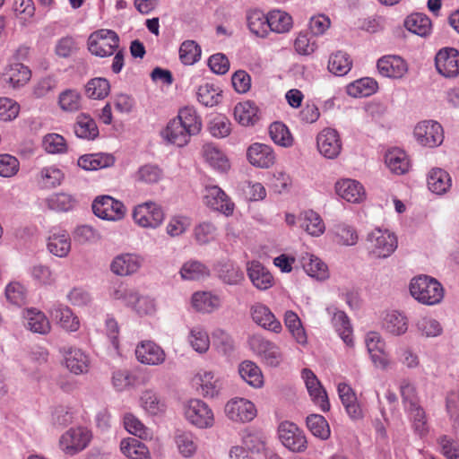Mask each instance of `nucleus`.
I'll use <instances>...</instances> for the list:
<instances>
[{"label": "nucleus", "mask_w": 459, "mask_h": 459, "mask_svg": "<svg viewBox=\"0 0 459 459\" xmlns=\"http://www.w3.org/2000/svg\"><path fill=\"white\" fill-rule=\"evenodd\" d=\"M203 155L206 162L221 172L230 169V162L225 154L212 144H205L203 148Z\"/></svg>", "instance_id": "40"}, {"label": "nucleus", "mask_w": 459, "mask_h": 459, "mask_svg": "<svg viewBox=\"0 0 459 459\" xmlns=\"http://www.w3.org/2000/svg\"><path fill=\"white\" fill-rule=\"evenodd\" d=\"M198 101L205 107H214L221 101V91L212 83L200 85L197 92Z\"/></svg>", "instance_id": "50"}, {"label": "nucleus", "mask_w": 459, "mask_h": 459, "mask_svg": "<svg viewBox=\"0 0 459 459\" xmlns=\"http://www.w3.org/2000/svg\"><path fill=\"white\" fill-rule=\"evenodd\" d=\"M302 378L305 381L306 387L314 403L317 404L323 411H329L330 403L327 394L313 371L308 368H304L302 370Z\"/></svg>", "instance_id": "18"}, {"label": "nucleus", "mask_w": 459, "mask_h": 459, "mask_svg": "<svg viewBox=\"0 0 459 459\" xmlns=\"http://www.w3.org/2000/svg\"><path fill=\"white\" fill-rule=\"evenodd\" d=\"M284 324L289 329L292 337L300 345H306L307 337L302 323L296 313L293 311H286L284 315Z\"/></svg>", "instance_id": "48"}, {"label": "nucleus", "mask_w": 459, "mask_h": 459, "mask_svg": "<svg viewBox=\"0 0 459 459\" xmlns=\"http://www.w3.org/2000/svg\"><path fill=\"white\" fill-rule=\"evenodd\" d=\"M200 385L204 396L214 397L221 388L219 378L212 371H203L198 374Z\"/></svg>", "instance_id": "59"}, {"label": "nucleus", "mask_w": 459, "mask_h": 459, "mask_svg": "<svg viewBox=\"0 0 459 459\" xmlns=\"http://www.w3.org/2000/svg\"><path fill=\"white\" fill-rule=\"evenodd\" d=\"M365 343L371 360L377 368L385 369L389 364L388 357L385 351V342L377 332H369L365 337Z\"/></svg>", "instance_id": "17"}, {"label": "nucleus", "mask_w": 459, "mask_h": 459, "mask_svg": "<svg viewBox=\"0 0 459 459\" xmlns=\"http://www.w3.org/2000/svg\"><path fill=\"white\" fill-rule=\"evenodd\" d=\"M247 20L249 30L257 37L264 38L270 31L268 14L265 15L262 11H250L247 13Z\"/></svg>", "instance_id": "42"}, {"label": "nucleus", "mask_w": 459, "mask_h": 459, "mask_svg": "<svg viewBox=\"0 0 459 459\" xmlns=\"http://www.w3.org/2000/svg\"><path fill=\"white\" fill-rule=\"evenodd\" d=\"M186 420L198 429H208L214 423V415L207 403L200 399H191L184 405Z\"/></svg>", "instance_id": "5"}, {"label": "nucleus", "mask_w": 459, "mask_h": 459, "mask_svg": "<svg viewBox=\"0 0 459 459\" xmlns=\"http://www.w3.org/2000/svg\"><path fill=\"white\" fill-rule=\"evenodd\" d=\"M209 273V269L199 261H188L180 269L181 277L188 281L200 280L208 276Z\"/></svg>", "instance_id": "54"}, {"label": "nucleus", "mask_w": 459, "mask_h": 459, "mask_svg": "<svg viewBox=\"0 0 459 459\" xmlns=\"http://www.w3.org/2000/svg\"><path fill=\"white\" fill-rule=\"evenodd\" d=\"M226 416L235 422H249L256 416L255 404L245 398H233L225 405Z\"/></svg>", "instance_id": "11"}, {"label": "nucleus", "mask_w": 459, "mask_h": 459, "mask_svg": "<svg viewBox=\"0 0 459 459\" xmlns=\"http://www.w3.org/2000/svg\"><path fill=\"white\" fill-rule=\"evenodd\" d=\"M205 204L226 216L231 215L234 204L226 193L218 186H207L204 195Z\"/></svg>", "instance_id": "15"}, {"label": "nucleus", "mask_w": 459, "mask_h": 459, "mask_svg": "<svg viewBox=\"0 0 459 459\" xmlns=\"http://www.w3.org/2000/svg\"><path fill=\"white\" fill-rule=\"evenodd\" d=\"M258 108L252 101L240 102L234 108L235 119L242 126L254 125L257 119Z\"/></svg>", "instance_id": "45"}, {"label": "nucleus", "mask_w": 459, "mask_h": 459, "mask_svg": "<svg viewBox=\"0 0 459 459\" xmlns=\"http://www.w3.org/2000/svg\"><path fill=\"white\" fill-rule=\"evenodd\" d=\"M188 341L193 349L199 353L206 352L210 347L209 336L201 326H195L190 330Z\"/></svg>", "instance_id": "61"}, {"label": "nucleus", "mask_w": 459, "mask_h": 459, "mask_svg": "<svg viewBox=\"0 0 459 459\" xmlns=\"http://www.w3.org/2000/svg\"><path fill=\"white\" fill-rule=\"evenodd\" d=\"M427 185L433 194L442 195L451 188L452 178L446 170L441 168H433L428 173Z\"/></svg>", "instance_id": "27"}, {"label": "nucleus", "mask_w": 459, "mask_h": 459, "mask_svg": "<svg viewBox=\"0 0 459 459\" xmlns=\"http://www.w3.org/2000/svg\"><path fill=\"white\" fill-rule=\"evenodd\" d=\"M114 162L115 159L111 154L99 152L82 155L77 164L84 170L92 171L110 167Z\"/></svg>", "instance_id": "33"}, {"label": "nucleus", "mask_w": 459, "mask_h": 459, "mask_svg": "<svg viewBox=\"0 0 459 459\" xmlns=\"http://www.w3.org/2000/svg\"><path fill=\"white\" fill-rule=\"evenodd\" d=\"M382 328L394 336H401L408 330V318L396 310L387 312L382 320Z\"/></svg>", "instance_id": "30"}, {"label": "nucleus", "mask_w": 459, "mask_h": 459, "mask_svg": "<svg viewBox=\"0 0 459 459\" xmlns=\"http://www.w3.org/2000/svg\"><path fill=\"white\" fill-rule=\"evenodd\" d=\"M48 312L54 321L67 332H76L80 327V321L73 311L61 303L53 304Z\"/></svg>", "instance_id": "23"}, {"label": "nucleus", "mask_w": 459, "mask_h": 459, "mask_svg": "<svg viewBox=\"0 0 459 459\" xmlns=\"http://www.w3.org/2000/svg\"><path fill=\"white\" fill-rule=\"evenodd\" d=\"M251 316L255 323L264 329L274 333H280L281 330L280 321L275 318L274 315L265 305L261 303L253 305L251 307Z\"/></svg>", "instance_id": "26"}, {"label": "nucleus", "mask_w": 459, "mask_h": 459, "mask_svg": "<svg viewBox=\"0 0 459 459\" xmlns=\"http://www.w3.org/2000/svg\"><path fill=\"white\" fill-rule=\"evenodd\" d=\"M405 28L419 36H427L431 30V22L429 17L423 13H412L404 21Z\"/></svg>", "instance_id": "47"}, {"label": "nucleus", "mask_w": 459, "mask_h": 459, "mask_svg": "<svg viewBox=\"0 0 459 459\" xmlns=\"http://www.w3.org/2000/svg\"><path fill=\"white\" fill-rule=\"evenodd\" d=\"M91 439V433L83 427L71 428L59 440L61 449L67 455H75L85 449Z\"/></svg>", "instance_id": "9"}, {"label": "nucleus", "mask_w": 459, "mask_h": 459, "mask_svg": "<svg viewBox=\"0 0 459 459\" xmlns=\"http://www.w3.org/2000/svg\"><path fill=\"white\" fill-rule=\"evenodd\" d=\"M377 87L378 85L376 80L370 77H364L348 84L346 92L353 98H363L375 93Z\"/></svg>", "instance_id": "37"}, {"label": "nucleus", "mask_w": 459, "mask_h": 459, "mask_svg": "<svg viewBox=\"0 0 459 459\" xmlns=\"http://www.w3.org/2000/svg\"><path fill=\"white\" fill-rule=\"evenodd\" d=\"M64 178L65 173L55 165L42 168L37 176L38 183L48 189L60 186Z\"/></svg>", "instance_id": "38"}, {"label": "nucleus", "mask_w": 459, "mask_h": 459, "mask_svg": "<svg viewBox=\"0 0 459 459\" xmlns=\"http://www.w3.org/2000/svg\"><path fill=\"white\" fill-rule=\"evenodd\" d=\"M25 327L35 333L47 334L51 325L47 316L37 308H29L23 313Z\"/></svg>", "instance_id": "29"}, {"label": "nucleus", "mask_w": 459, "mask_h": 459, "mask_svg": "<svg viewBox=\"0 0 459 459\" xmlns=\"http://www.w3.org/2000/svg\"><path fill=\"white\" fill-rule=\"evenodd\" d=\"M413 325L417 333L426 338L437 337L443 333L440 323L431 316H420L414 321Z\"/></svg>", "instance_id": "46"}, {"label": "nucleus", "mask_w": 459, "mask_h": 459, "mask_svg": "<svg viewBox=\"0 0 459 459\" xmlns=\"http://www.w3.org/2000/svg\"><path fill=\"white\" fill-rule=\"evenodd\" d=\"M413 134L417 142L424 147H437L444 141L443 127L434 120H425L418 123Z\"/></svg>", "instance_id": "8"}, {"label": "nucleus", "mask_w": 459, "mask_h": 459, "mask_svg": "<svg viewBox=\"0 0 459 459\" xmlns=\"http://www.w3.org/2000/svg\"><path fill=\"white\" fill-rule=\"evenodd\" d=\"M47 247L49 253L57 257L67 256L71 250V238L68 231L61 228L51 229Z\"/></svg>", "instance_id": "22"}, {"label": "nucleus", "mask_w": 459, "mask_h": 459, "mask_svg": "<svg viewBox=\"0 0 459 459\" xmlns=\"http://www.w3.org/2000/svg\"><path fill=\"white\" fill-rule=\"evenodd\" d=\"M278 437L281 444L293 453H302L307 449L306 436L303 430L293 422H281L278 428Z\"/></svg>", "instance_id": "7"}, {"label": "nucleus", "mask_w": 459, "mask_h": 459, "mask_svg": "<svg viewBox=\"0 0 459 459\" xmlns=\"http://www.w3.org/2000/svg\"><path fill=\"white\" fill-rule=\"evenodd\" d=\"M304 271L312 278L323 281L328 278L327 265L317 256L307 253L301 257Z\"/></svg>", "instance_id": "35"}, {"label": "nucleus", "mask_w": 459, "mask_h": 459, "mask_svg": "<svg viewBox=\"0 0 459 459\" xmlns=\"http://www.w3.org/2000/svg\"><path fill=\"white\" fill-rule=\"evenodd\" d=\"M42 147L49 154H64L67 152L66 140L59 134H47L42 139Z\"/></svg>", "instance_id": "53"}, {"label": "nucleus", "mask_w": 459, "mask_h": 459, "mask_svg": "<svg viewBox=\"0 0 459 459\" xmlns=\"http://www.w3.org/2000/svg\"><path fill=\"white\" fill-rule=\"evenodd\" d=\"M385 163L389 169L396 175H403L410 169V160L407 154L400 149L389 151L385 154Z\"/></svg>", "instance_id": "39"}, {"label": "nucleus", "mask_w": 459, "mask_h": 459, "mask_svg": "<svg viewBox=\"0 0 459 459\" xmlns=\"http://www.w3.org/2000/svg\"><path fill=\"white\" fill-rule=\"evenodd\" d=\"M216 275L224 283L229 285L239 284L244 280V273L240 268L229 259L217 261L213 268Z\"/></svg>", "instance_id": "25"}, {"label": "nucleus", "mask_w": 459, "mask_h": 459, "mask_svg": "<svg viewBox=\"0 0 459 459\" xmlns=\"http://www.w3.org/2000/svg\"><path fill=\"white\" fill-rule=\"evenodd\" d=\"M410 293L420 303L433 306L440 303L444 298L441 283L433 277L419 275L410 282Z\"/></svg>", "instance_id": "2"}, {"label": "nucleus", "mask_w": 459, "mask_h": 459, "mask_svg": "<svg viewBox=\"0 0 459 459\" xmlns=\"http://www.w3.org/2000/svg\"><path fill=\"white\" fill-rule=\"evenodd\" d=\"M133 218L141 227L155 229L162 223L164 212L158 204L150 201L138 204L134 210Z\"/></svg>", "instance_id": "10"}, {"label": "nucleus", "mask_w": 459, "mask_h": 459, "mask_svg": "<svg viewBox=\"0 0 459 459\" xmlns=\"http://www.w3.org/2000/svg\"><path fill=\"white\" fill-rule=\"evenodd\" d=\"M60 352L65 358L66 368L73 373L83 374L88 371L90 359L88 355L81 349L72 346H64Z\"/></svg>", "instance_id": "21"}, {"label": "nucleus", "mask_w": 459, "mask_h": 459, "mask_svg": "<svg viewBox=\"0 0 459 459\" xmlns=\"http://www.w3.org/2000/svg\"><path fill=\"white\" fill-rule=\"evenodd\" d=\"M163 177L162 170L154 164H145L139 168L135 178L145 184L158 183Z\"/></svg>", "instance_id": "64"}, {"label": "nucleus", "mask_w": 459, "mask_h": 459, "mask_svg": "<svg viewBox=\"0 0 459 459\" xmlns=\"http://www.w3.org/2000/svg\"><path fill=\"white\" fill-rule=\"evenodd\" d=\"M367 249L377 258H386L397 248V238L389 230L376 229L367 237Z\"/></svg>", "instance_id": "4"}, {"label": "nucleus", "mask_w": 459, "mask_h": 459, "mask_svg": "<svg viewBox=\"0 0 459 459\" xmlns=\"http://www.w3.org/2000/svg\"><path fill=\"white\" fill-rule=\"evenodd\" d=\"M120 450L130 459H149V450L147 446L135 437L122 439Z\"/></svg>", "instance_id": "41"}, {"label": "nucleus", "mask_w": 459, "mask_h": 459, "mask_svg": "<svg viewBox=\"0 0 459 459\" xmlns=\"http://www.w3.org/2000/svg\"><path fill=\"white\" fill-rule=\"evenodd\" d=\"M333 232L339 244L354 246L358 242L359 238L356 230L346 223L336 224Z\"/></svg>", "instance_id": "63"}, {"label": "nucleus", "mask_w": 459, "mask_h": 459, "mask_svg": "<svg viewBox=\"0 0 459 459\" xmlns=\"http://www.w3.org/2000/svg\"><path fill=\"white\" fill-rule=\"evenodd\" d=\"M221 304V298L209 291L195 292L192 296V305L200 312L211 313L218 309Z\"/></svg>", "instance_id": "36"}, {"label": "nucleus", "mask_w": 459, "mask_h": 459, "mask_svg": "<svg viewBox=\"0 0 459 459\" xmlns=\"http://www.w3.org/2000/svg\"><path fill=\"white\" fill-rule=\"evenodd\" d=\"M333 324L340 337L347 345L352 344L351 327L350 320L342 311H337L333 316Z\"/></svg>", "instance_id": "60"}, {"label": "nucleus", "mask_w": 459, "mask_h": 459, "mask_svg": "<svg viewBox=\"0 0 459 459\" xmlns=\"http://www.w3.org/2000/svg\"><path fill=\"white\" fill-rule=\"evenodd\" d=\"M201 129L202 119L196 110L193 107H184L179 109L176 117L169 121L161 132V136L168 143L183 147Z\"/></svg>", "instance_id": "1"}, {"label": "nucleus", "mask_w": 459, "mask_h": 459, "mask_svg": "<svg viewBox=\"0 0 459 459\" xmlns=\"http://www.w3.org/2000/svg\"><path fill=\"white\" fill-rule=\"evenodd\" d=\"M93 213L101 220L117 221L126 214L124 204L110 195L97 196L91 204Z\"/></svg>", "instance_id": "6"}, {"label": "nucleus", "mask_w": 459, "mask_h": 459, "mask_svg": "<svg viewBox=\"0 0 459 459\" xmlns=\"http://www.w3.org/2000/svg\"><path fill=\"white\" fill-rule=\"evenodd\" d=\"M110 90L109 82L105 78H93L85 85V92L89 98L102 100L108 96Z\"/></svg>", "instance_id": "58"}, {"label": "nucleus", "mask_w": 459, "mask_h": 459, "mask_svg": "<svg viewBox=\"0 0 459 459\" xmlns=\"http://www.w3.org/2000/svg\"><path fill=\"white\" fill-rule=\"evenodd\" d=\"M201 48L195 40H186L179 48V59L186 65H192L201 57Z\"/></svg>", "instance_id": "56"}, {"label": "nucleus", "mask_w": 459, "mask_h": 459, "mask_svg": "<svg viewBox=\"0 0 459 459\" xmlns=\"http://www.w3.org/2000/svg\"><path fill=\"white\" fill-rule=\"evenodd\" d=\"M268 22L270 31L284 33L290 30L292 18L285 12L273 10L268 13Z\"/></svg>", "instance_id": "52"}, {"label": "nucleus", "mask_w": 459, "mask_h": 459, "mask_svg": "<svg viewBox=\"0 0 459 459\" xmlns=\"http://www.w3.org/2000/svg\"><path fill=\"white\" fill-rule=\"evenodd\" d=\"M352 62L350 56L342 51L333 53L328 60V70L337 76L345 75L351 68Z\"/></svg>", "instance_id": "49"}, {"label": "nucleus", "mask_w": 459, "mask_h": 459, "mask_svg": "<svg viewBox=\"0 0 459 459\" xmlns=\"http://www.w3.org/2000/svg\"><path fill=\"white\" fill-rule=\"evenodd\" d=\"M251 346L268 366L277 367L282 360L279 347L263 337L255 336Z\"/></svg>", "instance_id": "19"}, {"label": "nucleus", "mask_w": 459, "mask_h": 459, "mask_svg": "<svg viewBox=\"0 0 459 459\" xmlns=\"http://www.w3.org/2000/svg\"><path fill=\"white\" fill-rule=\"evenodd\" d=\"M74 130L75 135L82 139L94 140L99 135V128L95 120L84 113L77 116Z\"/></svg>", "instance_id": "34"}, {"label": "nucleus", "mask_w": 459, "mask_h": 459, "mask_svg": "<svg viewBox=\"0 0 459 459\" xmlns=\"http://www.w3.org/2000/svg\"><path fill=\"white\" fill-rule=\"evenodd\" d=\"M307 426L310 432L323 440L330 437V428L326 420L319 414H311L307 417Z\"/></svg>", "instance_id": "57"}, {"label": "nucleus", "mask_w": 459, "mask_h": 459, "mask_svg": "<svg viewBox=\"0 0 459 459\" xmlns=\"http://www.w3.org/2000/svg\"><path fill=\"white\" fill-rule=\"evenodd\" d=\"M247 274L254 286L259 290H264L273 286V275L260 262L248 264Z\"/></svg>", "instance_id": "31"}, {"label": "nucleus", "mask_w": 459, "mask_h": 459, "mask_svg": "<svg viewBox=\"0 0 459 459\" xmlns=\"http://www.w3.org/2000/svg\"><path fill=\"white\" fill-rule=\"evenodd\" d=\"M238 373L241 378L253 387H261L263 375L259 367L251 360H245L238 366Z\"/></svg>", "instance_id": "44"}, {"label": "nucleus", "mask_w": 459, "mask_h": 459, "mask_svg": "<svg viewBox=\"0 0 459 459\" xmlns=\"http://www.w3.org/2000/svg\"><path fill=\"white\" fill-rule=\"evenodd\" d=\"M298 221L299 223V227L313 237H319L325 230V226L322 218L313 210H307L301 212L298 218Z\"/></svg>", "instance_id": "32"}, {"label": "nucleus", "mask_w": 459, "mask_h": 459, "mask_svg": "<svg viewBox=\"0 0 459 459\" xmlns=\"http://www.w3.org/2000/svg\"><path fill=\"white\" fill-rule=\"evenodd\" d=\"M30 69L22 64L16 63L8 68L4 74V79L13 88L24 85L30 79Z\"/></svg>", "instance_id": "43"}, {"label": "nucleus", "mask_w": 459, "mask_h": 459, "mask_svg": "<svg viewBox=\"0 0 459 459\" xmlns=\"http://www.w3.org/2000/svg\"><path fill=\"white\" fill-rule=\"evenodd\" d=\"M377 67L379 74L387 78L399 79L407 72L406 62L399 56H384L377 60Z\"/></svg>", "instance_id": "20"}, {"label": "nucleus", "mask_w": 459, "mask_h": 459, "mask_svg": "<svg viewBox=\"0 0 459 459\" xmlns=\"http://www.w3.org/2000/svg\"><path fill=\"white\" fill-rule=\"evenodd\" d=\"M175 442L179 453L189 457L196 451V443L194 435L189 431L177 430L175 433Z\"/></svg>", "instance_id": "55"}, {"label": "nucleus", "mask_w": 459, "mask_h": 459, "mask_svg": "<svg viewBox=\"0 0 459 459\" xmlns=\"http://www.w3.org/2000/svg\"><path fill=\"white\" fill-rule=\"evenodd\" d=\"M319 152L327 159L336 158L342 151L339 133L333 128H325L316 136Z\"/></svg>", "instance_id": "14"}, {"label": "nucleus", "mask_w": 459, "mask_h": 459, "mask_svg": "<svg viewBox=\"0 0 459 459\" xmlns=\"http://www.w3.org/2000/svg\"><path fill=\"white\" fill-rule=\"evenodd\" d=\"M271 139L283 147H289L292 144V137L288 127L281 122H273L269 127Z\"/></svg>", "instance_id": "62"}, {"label": "nucleus", "mask_w": 459, "mask_h": 459, "mask_svg": "<svg viewBox=\"0 0 459 459\" xmlns=\"http://www.w3.org/2000/svg\"><path fill=\"white\" fill-rule=\"evenodd\" d=\"M137 360L145 365L158 366L166 359L164 350L152 341H142L135 348Z\"/></svg>", "instance_id": "16"}, {"label": "nucleus", "mask_w": 459, "mask_h": 459, "mask_svg": "<svg viewBox=\"0 0 459 459\" xmlns=\"http://www.w3.org/2000/svg\"><path fill=\"white\" fill-rule=\"evenodd\" d=\"M47 206L56 212H68L72 210L75 204L74 197L66 193H55L46 199Z\"/></svg>", "instance_id": "51"}, {"label": "nucleus", "mask_w": 459, "mask_h": 459, "mask_svg": "<svg viewBox=\"0 0 459 459\" xmlns=\"http://www.w3.org/2000/svg\"><path fill=\"white\" fill-rule=\"evenodd\" d=\"M87 45L92 55L100 57L110 56L119 48V37L112 30L100 29L89 36Z\"/></svg>", "instance_id": "3"}, {"label": "nucleus", "mask_w": 459, "mask_h": 459, "mask_svg": "<svg viewBox=\"0 0 459 459\" xmlns=\"http://www.w3.org/2000/svg\"><path fill=\"white\" fill-rule=\"evenodd\" d=\"M435 65L437 72L446 78L459 75V51L454 48L440 49L436 55Z\"/></svg>", "instance_id": "12"}, {"label": "nucleus", "mask_w": 459, "mask_h": 459, "mask_svg": "<svg viewBox=\"0 0 459 459\" xmlns=\"http://www.w3.org/2000/svg\"><path fill=\"white\" fill-rule=\"evenodd\" d=\"M248 161L258 168H269L274 163L275 155L271 146L255 143L247 151Z\"/></svg>", "instance_id": "24"}, {"label": "nucleus", "mask_w": 459, "mask_h": 459, "mask_svg": "<svg viewBox=\"0 0 459 459\" xmlns=\"http://www.w3.org/2000/svg\"><path fill=\"white\" fill-rule=\"evenodd\" d=\"M143 263V257L138 254L123 253L113 258L110 264V270L116 275L129 276L136 273Z\"/></svg>", "instance_id": "13"}, {"label": "nucleus", "mask_w": 459, "mask_h": 459, "mask_svg": "<svg viewBox=\"0 0 459 459\" xmlns=\"http://www.w3.org/2000/svg\"><path fill=\"white\" fill-rule=\"evenodd\" d=\"M337 195L349 203H359L365 197L363 186L354 179H342L336 183Z\"/></svg>", "instance_id": "28"}]
</instances>
